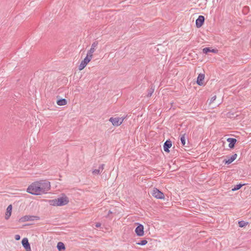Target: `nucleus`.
<instances>
[{
  "instance_id": "nucleus-1",
  "label": "nucleus",
  "mask_w": 251,
  "mask_h": 251,
  "mask_svg": "<svg viewBox=\"0 0 251 251\" xmlns=\"http://www.w3.org/2000/svg\"><path fill=\"white\" fill-rule=\"evenodd\" d=\"M50 188L49 181L42 180L31 183L27 188L26 191L34 195H40L46 193Z\"/></svg>"
},
{
  "instance_id": "nucleus-2",
  "label": "nucleus",
  "mask_w": 251,
  "mask_h": 251,
  "mask_svg": "<svg viewBox=\"0 0 251 251\" xmlns=\"http://www.w3.org/2000/svg\"><path fill=\"white\" fill-rule=\"evenodd\" d=\"M69 200L67 197H61L50 201V204L53 206H63L68 203Z\"/></svg>"
},
{
  "instance_id": "nucleus-3",
  "label": "nucleus",
  "mask_w": 251,
  "mask_h": 251,
  "mask_svg": "<svg viewBox=\"0 0 251 251\" xmlns=\"http://www.w3.org/2000/svg\"><path fill=\"white\" fill-rule=\"evenodd\" d=\"M40 218L38 216H31V215H25L22 217L20 218L19 221L20 223H23L27 221H32L35 220H38Z\"/></svg>"
},
{
  "instance_id": "nucleus-4",
  "label": "nucleus",
  "mask_w": 251,
  "mask_h": 251,
  "mask_svg": "<svg viewBox=\"0 0 251 251\" xmlns=\"http://www.w3.org/2000/svg\"><path fill=\"white\" fill-rule=\"evenodd\" d=\"M124 119L125 118H124L111 117L109 119V121L112 123L113 126H120L123 123Z\"/></svg>"
},
{
  "instance_id": "nucleus-5",
  "label": "nucleus",
  "mask_w": 251,
  "mask_h": 251,
  "mask_svg": "<svg viewBox=\"0 0 251 251\" xmlns=\"http://www.w3.org/2000/svg\"><path fill=\"white\" fill-rule=\"evenodd\" d=\"M151 194L154 197H155L156 199H164V194L157 188H153V189L152 190V191L151 192Z\"/></svg>"
},
{
  "instance_id": "nucleus-6",
  "label": "nucleus",
  "mask_w": 251,
  "mask_h": 251,
  "mask_svg": "<svg viewBox=\"0 0 251 251\" xmlns=\"http://www.w3.org/2000/svg\"><path fill=\"white\" fill-rule=\"evenodd\" d=\"M98 45V42L97 41L94 42L91 45L90 49L88 51L86 55L92 58L93 53L95 51Z\"/></svg>"
},
{
  "instance_id": "nucleus-7",
  "label": "nucleus",
  "mask_w": 251,
  "mask_h": 251,
  "mask_svg": "<svg viewBox=\"0 0 251 251\" xmlns=\"http://www.w3.org/2000/svg\"><path fill=\"white\" fill-rule=\"evenodd\" d=\"M92 58L86 55L85 58L81 61L80 65L78 66L79 70L81 71L83 70L87 65V64L91 60Z\"/></svg>"
},
{
  "instance_id": "nucleus-8",
  "label": "nucleus",
  "mask_w": 251,
  "mask_h": 251,
  "mask_svg": "<svg viewBox=\"0 0 251 251\" xmlns=\"http://www.w3.org/2000/svg\"><path fill=\"white\" fill-rule=\"evenodd\" d=\"M138 226L136 227L135 232L138 236H142L144 235V226L142 224H138Z\"/></svg>"
},
{
  "instance_id": "nucleus-9",
  "label": "nucleus",
  "mask_w": 251,
  "mask_h": 251,
  "mask_svg": "<svg viewBox=\"0 0 251 251\" xmlns=\"http://www.w3.org/2000/svg\"><path fill=\"white\" fill-rule=\"evenodd\" d=\"M23 246L26 251H31L30 245L28 242V239L26 238H24L22 241Z\"/></svg>"
},
{
  "instance_id": "nucleus-10",
  "label": "nucleus",
  "mask_w": 251,
  "mask_h": 251,
  "mask_svg": "<svg viewBox=\"0 0 251 251\" xmlns=\"http://www.w3.org/2000/svg\"><path fill=\"white\" fill-rule=\"evenodd\" d=\"M204 17L203 16L200 15L196 21V25L197 27H200L203 24L204 22Z\"/></svg>"
},
{
  "instance_id": "nucleus-11",
  "label": "nucleus",
  "mask_w": 251,
  "mask_h": 251,
  "mask_svg": "<svg viewBox=\"0 0 251 251\" xmlns=\"http://www.w3.org/2000/svg\"><path fill=\"white\" fill-rule=\"evenodd\" d=\"M172 144V142L170 140H167L164 144L163 149L165 151L169 152L170 151L169 149L171 147Z\"/></svg>"
},
{
  "instance_id": "nucleus-12",
  "label": "nucleus",
  "mask_w": 251,
  "mask_h": 251,
  "mask_svg": "<svg viewBox=\"0 0 251 251\" xmlns=\"http://www.w3.org/2000/svg\"><path fill=\"white\" fill-rule=\"evenodd\" d=\"M226 141L229 143L228 147L230 149L233 148L237 142V140L233 138H228L227 139Z\"/></svg>"
},
{
  "instance_id": "nucleus-13",
  "label": "nucleus",
  "mask_w": 251,
  "mask_h": 251,
  "mask_svg": "<svg viewBox=\"0 0 251 251\" xmlns=\"http://www.w3.org/2000/svg\"><path fill=\"white\" fill-rule=\"evenodd\" d=\"M237 156V154L234 153L227 159H225L223 162H225V164H229L236 159Z\"/></svg>"
},
{
  "instance_id": "nucleus-14",
  "label": "nucleus",
  "mask_w": 251,
  "mask_h": 251,
  "mask_svg": "<svg viewBox=\"0 0 251 251\" xmlns=\"http://www.w3.org/2000/svg\"><path fill=\"white\" fill-rule=\"evenodd\" d=\"M104 166V164H103L100 165L98 169H94L92 173L95 175L100 174L103 170Z\"/></svg>"
},
{
  "instance_id": "nucleus-15",
  "label": "nucleus",
  "mask_w": 251,
  "mask_h": 251,
  "mask_svg": "<svg viewBox=\"0 0 251 251\" xmlns=\"http://www.w3.org/2000/svg\"><path fill=\"white\" fill-rule=\"evenodd\" d=\"M204 78V75L202 74H200L199 75L198 77H197V84L200 85L201 86L203 85V80Z\"/></svg>"
},
{
  "instance_id": "nucleus-16",
  "label": "nucleus",
  "mask_w": 251,
  "mask_h": 251,
  "mask_svg": "<svg viewBox=\"0 0 251 251\" xmlns=\"http://www.w3.org/2000/svg\"><path fill=\"white\" fill-rule=\"evenodd\" d=\"M12 209V206L11 205H8V207H7L5 216V218L6 220H8L10 218L11 215Z\"/></svg>"
},
{
  "instance_id": "nucleus-17",
  "label": "nucleus",
  "mask_w": 251,
  "mask_h": 251,
  "mask_svg": "<svg viewBox=\"0 0 251 251\" xmlns=\"http://www.w3.org/2000/svg\"><path fill=\"white\" fill-rule=\"evenodd\" d=\"M202 51L204 53L207 54L208 52H213L216 53L218 52V50L216 49H211L210 48L206 47L203 49Z\"/></svg>"
},
{
  "instance_id": "nucleus-18",
  "label": "nucleus",
  "mask_w": 251,
  "mask_h": 251,
  "mask_svg": "<svg viewBox=\"0 0 251 251\" xmlns=\"http://www.w3.org/2000/svg\"><path fill=\"white\" fill-rule=\"evenodd\" d=\"M57 104L59 106H63L67 103V101L65 99H61L60 100H58L57 102Z\"/></svg>"
},
{
  "instance_id": "nucleus-19",
  "label": "nucleus",
  "mask_w": 251,
  "mask_h": 251,
  "mask_svg": "<svg viewBox=\"0 0 251 251\" xmlns=\"http://www.w3.org/2000/svg\"><path fill=\"white\" fill-rule=\"evenodd\" d=\"M57 248L58 251H61L65 249L64 244L62 242H58L57 245Z\"/></svg>"
},
{
  "instance_id": "nucleus-20",
  "label": "nucleus",
  "mask_w": 251,
  "mask_h": 251,
  "mask_svg": "<svg viewBox=\"0 0 251 251\" xmlns=\"http://www.w3.org/2000/svg\"><path fill=\"white\" fill-rule=\"evenodd\" d=\"M244 184H237L232 189V191H236V190H239V189H240L241 188V187L244 185Z\"/></svg>"
},
{
  "instance_id": "nucleus-21",
  "label": "nucleus",
  "mask_w": 251,
  "mask_h": 251,
  "mask_svg": "<svg viewBox=\"0 0 251 251\" xmlns=\"http://www.w3.org/2000/svg\"><path fill=\"white\" fill-rule=\"evenodd\" d=\"M185 140H186L185 134H183L180 137L181 143L183 146H184L185 145Z\"/></svg>"
},
{
  "instance_id": "nucleus-22",
  "label": "nucleus",
  "mask_w": 251,
  "mask_h": 251,
  "mask_svg": "<svg viewBox=\"0 0 251 251\" xmlns=\"http://www.w3.org/2000/svg\"><path fill=\"white\" fill-rule=\"evenodd\" d=\"M147 243H148V241L146 240H143L141 241L140 242L137 243L136 244L138 245L144 246V245H146L147 244Z\"/></svg>"
},
{
  "instance_id": "nucleus-23",
  "label": "nucleus",
  "mask_w": 251,
  "mask_h": 251,
  "mask_svg": "<svg viewBox=\"0 0 251 251\" xmlns=\"http://www.w3.org/2000/svg\"><path fill=\"white\" fill-rule=\"evenodd\" d=\"M238 224H239V226L242 227L244 226L247 225L248 223H245L243 221H239Z\"/></svg>"
},
{
  "instance_id": "nucleus-24",
  "label": "nucleus",
  "mask_w": 251,
  "mask_h": 251,
  "mask_svg": "<svg viewBox=\"0 0 251 251\" xmlns=\"http://www.w3.org/2000/svg\"><path fill=\"white\" fill-rule=\"evenodd\" d=\"M154 92V89H152V88H151L148 92V94H147V97H151V96L152 95V93H153Z\"/></svg>"
},
{
  "instance_id": "nucleus-25",
  "label": "nucleus",
  "mask_w": 251,
  "mask_h": 251,
  "mask_svg": "<svg viewBox=\"0 0 251 251\" xmlns=\"http://www.w3.org/2000/svg\"><path fill=\"white\" fill-rule=\"evenodd\" d=\"M216 99V96H213L210 100V101H209V104H210L211 103H212V102H213Z\"/></svg>"
},
{
  "instance_id": "nucleus-26",
  "label": "nucleus",
  "mask_w": 251,
  "mask_h": 251,
  "mask_svg": "<svg viewBox=\"0 0 251 251\" xmlns=\"http://www.w3.org/2000/svg\"><path fill=\"white\" fill-rule=\"evenodd\" d=\"M21 238V236L19 234H16L15 236V239L16 240H19Z\"/></svg>"
},
{
  "instance_id": "nucleus-27",
  "label": "nucleus",
  "mask_w": 251,
  "mask_h": 251,
  "mask_svg": "<svg viewBox=\"0 0 251 251\" xmlns=\"http://www.w3.org/2000/svg\"><path fill=\"white\" fill-rule=\"evenodd\" d=\"M95 226L96 227H100L101 226V224L100 223H96Z\"/></svg>"
},
{
  "instance_id": "nucleus-28",
  "label": "nucleus",
  "mask_w": 251,
  "mask_h": 251,
  "mask_svg": "<svg viewBox=\"0 0 251 251\" xmlns=\"http://www.w3.org/2000/svg\"><path fill=\"white\" fill-rule=\"evenodd\" d=\"M111 213H112V212L111 211H109L108 215H109L110 214H111Z\"/></svg>"
}]
</instances>
